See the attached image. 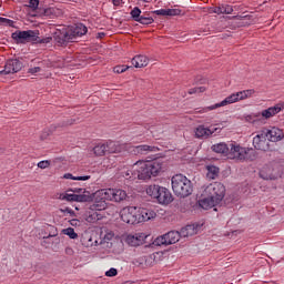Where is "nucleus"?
<instances>
[{"label": "nucleus", "mask_w": 284, "mask_h": 284, "mask_svg": "<svg viewBox=\"0 0 284 284\" xmlns=\"http://www.w3.org/2000/svg\"><path fill=\"white\" fill-rule=\"evenodd\" d=\"M223 199H225V185L221 182H214L203 190L202 195L197 201V205L202 210H212V207L221 205Z\"/></svg>", "instance_id": "1"}, {"label": "nucleus", "mask_w": 284, "mask_h": 284, "mask_svg": "<svg viewBox=\"0 0 284 284\" xmlns=\"http://www.w3.org/2000/svg\"><path fill=\"white\" fill-rule=\"evenodd\" d=\"M134 176L139 181H150L152 176H159L161 172H165V163L161 160L148 161L139 160L133 164Z\"/></svg>", "instance_id": "2"}, {"label": "nucleus", "mask_w": 284, "mask_h": 284, "mask_svg": "<svg viewBox=\"0 0 284 284\" xmlns=\"http://www.w3.org/2000/svg\"><path fill=\"white\" fill-rule=\"evenodd\" d=\"M254 94H256V91L254 89H246V90L234 92L229 97H226L221 102L204 108V112H212V110H219V108H225L227 105H232L241 101H246V99H252Z\"/></svg>", "instance_id": "3"}, {"label": "nucleus", "mask_w": 284, "mask_h": 284, "mask_svg": "<svg viewBox=\"0 0 284 284\" xmlns=\"http://www.w3.org/2000/svg\"><path fill=\"white\" fill-rule=\"evenodd\" d=\"M145 192L148 196L153 199V201L160 205H170V203L174 201L172 192H170L165 186H161L159 184L149 185Z\"/></svg>", "instance_id": "4"}, {"label": "nucleus", "mask_w": 284, "mask_h": 284, "mask_svg": "<svg viewBox=\"0 0 284 284\" xmlns=\"http://www.w3.org/2000/svg\"><path fill=\"white\" fill-rule=\"evenodd\" d=\"M172 190L176 196H190L193 192L192 181L183 174H176L171 180Z\"/></svg>", "instance_id": "5"}, {"label": "nucleus", "mask_w": 284, "mask_h": 284, "mask_svg": "<svg viewBox=\"0 0 284 284\" xmlns=\"http://www.w3.org/2000/svg\"><path fill=\"white\" fill-rule=\"evenodd\" d=\"M223 128V123L205 126L204 124H199L193 129V135L195 139H210L213 134H221Z\"/></svg>", "instance_id": "6"}, {"label": "nucleus", "mask_w": 284, "mask_h": 284, "mask_svg": "<svg viewBox=\"0 0 284 284\" xmlns=\"http://www.w3.org/2000/svg\"><path fill=\"white\" fill-rule=\"evenodd\" d=\"M229 148V159L234 161H246L250 152H252L250 148L241 146L236 142H230Z\"/></svg>", "instance_id": "7"}, {"label": "nucleus", "mask_w": 284, "mask_h": 284, "mask_svg": "<svg viewBox=\"0 0 284 284\" xmlns=\"http://www.w3.org/2000/svg\"><path fill=\"white\" fill-rule=\"evenodd\" d=\"M94 210L101 212L108 207L105 201H112V189H101L93 194Z\"/></svg>", "instance_id": "8"}, {"label": "nucleus", "mask_w": 284, "mask_h": 284, "mask_svg": "<svg viewBox=\"0 0 284 284\" xmlns=\"http://www.w3.org/2000/svg\"><path fill=\"white\" fill-rule=\"evenodd\" d=\"M11 37L18 43H41L39 31H16Z\"/></svg>", "instance_id": "9"}, {"label": "nucleus", "mask_w": 284, "mask_h": 284, "mask_svg": "<svg viewBox=\"0 0 284 284\" xmlns=\"http://www.w3.org/2000/svg\"><path fill=\"white\" fill-rule=\"evenodd\" d=\"M120 219L129 225L139 224V206H126L120 211Z\"/></svg>", "instance_id": "10"}, {"label": "nucleus", "mask_w": 284, "mask_h": 284, "mask_svg": "<svg viewBox=\"0 0 284 284\" xmlns=\"http://www.w3.org/2000/svg\"><path fill=\"white\" fill-rule=\"evenodd\" d=\"M179 241H181V233L178 231H170L164 235L158 236L154 240L153 245H174V243H179Z\"/></svg>", "instance_id": "11"}, {"label": "nucleus", "mask_w": 284, "mask_h": 284, "mask_svg": "<svg viewBox=\"0 0 284 284\" xmlns=\"http://www.w3.org/2000/svg\"><path fill=\"white\" fill-rule=\"evenodd\" d=\"M148 235L145 233L125 234L122 236L124 243L131 247H139V245H143Z\"/></svg>", "instance_id": "12"}, {"label": "nucleus", "mask_w": 284, "mask_h": 284, "mask_svg": "<svg viewBox=\"0 0 284 284\" xmlns=\"http://www.w3.org/2000/svg\"><path fill=\"white\" fill-rule=\"evenodd\" d=\"M88 33V27L84 24H75L74 27H70L69 30L64 34V41H74L77 37H83V34Z\"/></svg>", "instance_id": "13"}, {"label": "nucleus", "mask_w": 284, "mask_h": 284, "mask_svg": "<svg viewBox=\"0 0 284 284\" xmlns=\"http://www.w3.org/2000/svg\"><path fill=\"white\" fill-rule=\"evenodd\" d=\"M22 68L23 63H21V61L18 59L9 60L4 65V70L0 71V74H14Z\"/></svg>", "instance_id": "14"}, {"label": "nucleus", "mask_w": 284, "mask_h": 284, "mask_svg": "<svg viewBox=\"0 0 284 284\" xmlns=\"http://www.w3.org/2000/svg\"><path fill=\"white\" fill-rule=\"evenodd\" d=\"M156 219V212L151 209L138 207V223H145Z\"/></svg>", "instance_id": "15"}, {"label": "nucleus", "mask_w": 284, "mask_h": 284, "mask_svg": "<svg viewBox=\"0 0 284 284\" xmlns=\"http://www.w3.org/2000/svg\"><path fill=\"white\" fill-rule=\"evenodd\" d=\"M253 145L255 150H262V151L270 150V146L267 144V135L265 134V131L256 134L253 138Z\"/></svg>", "instance_id": "16"}, {"label": "nucleus", "mask_w": 284, "mask_h": 284, "mask_svg": "<svg viewBox=\"0 0 284 284\" xmlns=\"http://www.w3.org/2000/svg\"><path fill=\"white\" fill-rule=\"evenodd\" d=\"M282 110H284V102L277 103L274 106L263 110L260 112V116H263V119H272V116H276V114H278V112Z\"/></svg>", "instance_id": "17"}, {"label": "nucleus", "mask_w": 284, "mask_h": 284, "mask_svg": "<svg viewBox=\"0 0 284 284\" xmlns=\"http://www.w3.org/2000/svg\"><path fill=\"white\" fill-rule=\"evenodd\" d=\"M264 134H266V139H268V141H272L273 143H276L278 141H282L284 133L283 130L273 126L271 129H268L267 131H264Z\"/></svg>", "instance_id": "18"}, {"label": "nucleus", "mask_w": 284, "mask_h": 284, "mask_svg": "<svg viewBox=\"0 0 284 284\" xmlns=\"http://www.w3.org/2000/svg\"><path fill=\"white\" fill-rule=\"evenodd\" d=\"M63 201H74L75 203H85L87 201L90 200V195L88 194H77V193H71L68 191L62 195Z\"/></svg>", "instance_id": "19"}, {"label": "nucleus", "mask_w": 284, "mask_h": 284, "mask_svg": "<svg viewBox=\"0 0 284 284\" xmlns=\"http://www.w3.org/2000/svg\"><path fill=\"white\" fill-rule=\"evenodd\" d=\"M128 199V192L123 189H112V202L123 203Z\"/></svg>", "instance_id": "20"}, {"label": "nucleus", "mask_w": 284, "mask_h": 284, "mask_svg": "<svg viewBox=\"0 0 284 284\" xmlns=\"http://www.w3.org/2000/svg\"><path fill=\"white\" fill-rule=\"evenodd\" d=\"M212 152H215L216 154H225L229 156L230 154V144H226L225 142H220L216 144H213L211 146Z\"/></svg>", "instance_id": "21"}, {"label": "nucleus", "mask_w": 284, "mask_h": 284, "mask_svg": "<svg viewBox=\"0 0 284 284\" xmlns=\"http://www.w3.org/2000/svg\"><path fill=\"white\" fill-rule=\"evenodd\" d=\"M37 8H39V0H30L29 4L24 6V11L29 17H39Z\"/></svg>", "instance_id": "22"}, {"label": "nucleus", "mask_w": 284, "mask_h": 284, "mask_svg": "<svg viewBox=\"0 0 284 284\" xmlns=\"http://www.w3.org/2000/svg\"><path fill=\"white\" fill-rule=\"evenodd\" d=\"M131 62L134 68H145L150 63V59L145 55H135Z\"/></svg>", "instance_id": "23"}, {"label": "nucleus", "mask_w": 284, "mask_h": 284, "mask_svg": "<svg viewBox=\"0 0 284 284\" xmlns=\"http://www.w3.org/2000/svg\"><path fill=\"white\" fill-rule=\"evenodd\" d=\"M106 148V154H119L121 152V144L114 141H106L104 142Z\"/></svg>", "instance_id": "24"}, {"label": "nucleus", "mask_w": 284, "mask_h": 284, "mask_svg": "<svg viewBox=\"0 0 284 284\" xmlns=\"http://www.w3.org/2000/svg\"><path fill=\"white\" fill-rule=\"evenodd\" d=\"M154 14H158V17H176L180 11L179 9H160L155 10Z\"/></svg>", "instance_id": "25"}, {"label": "nucleus", "mask_w": 284, "mask_h": 284, "mask_svg": "<svg viewBox=\"0 0 284 284\" xmlns=\"http://www.w3.org/2000/svg\"><path fill=\"white\" fill-rule=\"evenodd\" d=\"M260 176L266 181H274L278 174L274 173V170L272 169H263L260 172Z\"/></svg>", "instance_id": "26"}, {"label": "nucleus", "mask_w": 284, "mask_h": 284, "mask_svg": "<svg viewBox=\"0 0 284 284\" xmlns=\"http://www.w3.org/2000/svg\"><path fill=\"white\" fill-rule=\"evenodd\" d=\"M197 232H199V225L196 224L186 225L182 230V233L184 234V236H194V234H197Z\"/></svg>", "instance_id": "27"}, {"label": "nucleus", "mask_w": 284, "mask_h": 284, "mask_svg": "<svg viewBox=\"0 0 284 284\" xmlns=\"http://www.w3.org/2000/svg\"><path fill=\"white\" fill-rule=\"evenodd\" d=\"M93 154H94L95 156H104V154H108L106 146H105V142H103V143H98V144L93 148Z\"/></svg>", "instance_id": "28"}, {"label": "nucleus", "mask_w": 284, "mask_h": 284, "mask_svg": "<svg viewBox=\"0 0 284 284\" xmlns=\"http://www.w3.org/2000/svg\"><path fill=\"white\" fill-rule=\"evenodd\" d=\"M219 168L214 165H206V176L211 180L214 181L216 176H219Z\"/></svg>", "instance_id": "29"}, {"label": "nucleus", "mask_w": 284, "mask_h": 284, "mask_svg": "<svg viewBox=\"0 0 284 284\" xmlns=\"http://www.w3.org/2000/svg\"><path fill=\"white\" fill-rule=\"evenodd\" d=\"M98 243L99 241L94 240L92 235H84L82 239V245H84V247H94Z\"/></svg>", "instance_id": "30"}, {"label": "nucleus", "mask_w": 284, "mask_h": 284, "mask_svg": "<svg viewBox=\"0 0 284 284\" xmlns=\"http://www.w3.org/2000/svg\"><path fill=\"white\" fill-rule=\"evenodd\" d=\"M153 148L148 144L138 145L133 149L134 154H148V152H152Z\"/></svg>", "instance_id": "31"}, {"label": "nucleus", "mask_w": 284, "mask_h": 284, "mask_svg": "<svg viewBox=\"0 0 284 284\" xmlns=\"http://www.w3.org/2000/svg\"><path fill=\"white\" fill-rule=\"evenodd\" d=\"M63 179L71 180V181H90V175H82V176H74L72 173H65Z\"/></svg>", "instance_id": "32"}, {"label": "nucleus", "mask_w": 284, "mask_h": 284, "mask_svg": "<svg viewBox=\"0 0 284 284\" xmlns=\"http://www.w3.org/2000/svg\"><path fill=\"white\" fill-rule=\"evenodd\" d=\"M62 234H64L65 236H69V239H79V234H77V232H74V229L72 227H68L62 230Z\"/></svg>", "instance_id": "33"}, {"label": "nucleus", "mask_w": 284, "mask_h": 284, "mask_svg": "<svg viewBox=\"0 0 284 284\" xmlns=\"http://www.w3.org/2000/svg\"><path fill=\"white\" fill-rule=\"evenodd\" d=\"M122 176L129 181H135V179H139L134 176V166H132V171L126 170L122 173Z\"/></svg>", "instance_id": "34"}, {"label": "nucleus", "mask_w": 284, "mask_h": 284, "mask_svg": "<svg viewBox=\"0 0 284 284\" xmlns=\"http://www.w3.org/2000/svg\"><path fill=\"white\" fill-rule=\"evenodd\" d=\"M138 23H142V26H150L152 23H154V19L150 18V17H140V19L138 20Z\"/></svg>", "instance_id": "35"}, {"label": "nucleus", "mask_w": 284, "mask_h": 284, "mask_svg": "<svg viewBox=\"0 0 284 284\" xmlns=\"http://www.w3.org/2000/svg\"><path fill=\"white\" fill-rule=\"evenodd\" d=\"M131 17L134 19V21H139L141 19V9H139V7H135L132 11H131Z\"/></svg>", "instance_id": "36"}, {"label": "nucleus", "mask_w": 284, "mask_h": 284, "mask_svg": "<svg viewBox=\"0 0 284 284\" xmlns=\"http://www.w3.org/2000/svg\"><path fill=\"white\" fill-rule=\"evenodd\" d=\"M60 212L63 216H77V213L70 207L60 209Z\"/></svg>", "instance_id": "37"}, {"label": "nucleus", "mask_w": 284, "mask_h": 284, "mask_svg": "<svg viewBox=\"0 0 284 284\" xmlns=\"http://www.w3.org/2000/svg\"><path fill=\"white\" fill-rule=\"evenodd\" d=\"M101 216L99 215L98 212H93L87 217L88 223H95V221H99Z\"/></svg>", "instance_id": "38"}, {"label": "nucleus", "mask_w": 284, "mask_h": 284, "mask_svg": "<svg viewBox=\"0 0 284 284\" xmlns=\"http://www.w3.org/2000/svg\"><path fill=\"white\" fill-rule=\"evenodd\" d=\"M130 67L128 65H116L113 68V72L115 74H123V72H125Z\"/></svg>", "instance_id": "39"}, {"label": "nucleus", "mask_w": 284, "mask_h": 284, "mask_svg": "<svg viewBox=\"0 0 284 284\" xmlns=\"http://www.w3.org/2000/svg\"><path fill=\"white\" fill-rule=\"evenodd\" d=\"M234 9L230 4H222V14H232Z\"/></svg>", "instance_id": "40"}, {"label": "nucleus", "mask_w": 284, "mask_h": 284, "mask_svg": "<svg viewBox=\"0 0 284 284\" xmlns=\"http://www.w3.org/2000/svg\"><path fill=\"white\" fill-rule=\"evenodd\" d=\"M258 116H261L260 113H255V114L245 115L244 119L247 123H254V121H256V119H258Z\"/></svg>", "instance_id": "41"}, {"label": "nucleus", "mask_w": 284, "mask_h": 284, "mask_svg": "<svg viewBox=\"0 0 284 284\" xmlns=\"http://www.w3.org/2000/svg\"><path fill=\"white\" fill-rule=\"evenodd\" d=\"M49 165H50V160H43L38 163V168H40V170H47Z\"/></svg>", "instance_id": "42"}, {"label": "nucleus", "mask_w": 284, "mask_h": 284, "mask_svg": "<svg viewBox=\"0 0 284 284\" xmlns=\"http://www.w3.org/2000/svg\"><path fill=\"white\" fill-rule=\"evenodd\" d=\"M116 274H119V271H116V268L114 267L105 272V276H109V277L116 276Z\"/></svg>", "instance_id": "43"}, {"label": "nucleus", "mask_w": 284, "mask_h": 284, "mask_svg": "<svg viewBox=\"0 0 284 284\" xmlns=\"http://www.w3.org/2000/svg\"><path fill=\"white\" fill-rule=\"evenodd\" d=\"M0 26H12V20L0 17Z\"/></svg>", "instance_id": "44"}, {"label": "nucleus", "mask_w": 284, "mask_h": 284, "mask_svg": "<svg viewBox=\"0 0 284 284\" xmlns=\"http://www.w3.org/2000/svg\"><path fill=\"white\" fill-rule=\"evenodd\" d=\"M211 12H214L215 14H223V7H222V4L219 6V7L212 8Z\"/></svg>", "instance_id": "45"}, {"label": "nucleus", "mask_w": 284, "mask_h": 284, "mask_svg": "<svg viewBox=\"0 0 284 284\" xmlns=\"http://www.w3.org/2000/svg\"><path fill=\"white\" fill-rule=\"evenodd\" d=\"M196 92H205V88L200 87V88L191 89L189 91V94H196Z\"/></svg>", "instance_id": "46"}, {"label": "nucleus", "mask_w": 284, "mask_h": 284, "mask_svg": "<svg viewBox=\"0 0 284 284\" xmlns=\"http://www.w3.org/2000/svg\"><path fill=\"white\" fill-rule=\"evenodd\" d=\"M70 225L72 227H79V225H81V221L77 220V219H72L69 221Z\"/></svg>", "instance_id": "47"}, {"label": "nucleus", "mask_w": 284, "mask_h": 284, "mask_svg": "<svg viewBox=\"0 0 284 284\" xmlns=\"http://www.w3.org/2000/svg\"><path fill=\"white\" fill-rule=\"evenodd\" d=\"M38 72H41L40 67L29 69V74H38Z\"/></svg>", "instance_id": "48"}, {"label": "nucleus", "mask_w": 284, "mask_h": 284, "mask_svg": "<svg viewBox=\"0 0 284 284\" xmlns=\"http://www.w3.org/2000/svg\"><path fill=\"white\" fill-rule=\"evenodd\" d=\"M73 192L75 194H90V192L85 191L84 189H74Z\"/></svg>", "instance_id": "49"}, {"label": "nucleus", "mask_w": 284, "mask_h": 284, "mask_svg": "<svg viewBox=\"0 0 284 284\" xmlns=\"http://www.w3.org/2000/svg\"><path fill=\"white\" fill-rule=\"evenodd\" d=\"M143 261H145V257H139L133 261V265H143Z\"/></svg>", "instance_id": "50"}, {"label": "nucleus", "mask_w": 284, "mask_h": 284, "mask_svg": "<svg viewBox=\"0 0 284 284\" xmlns=\"http://www.w3.org/2000/svg\"><path fill=\"white\" fill-rule=\"evenodd\" d=\"M113 6H121L123 3V0H112Z\"/></svg>", "instance_id": "51"}, {"label": "nucleus", "mask_w": 284, "mask_h": 284, "mask_svg": "<svg viewBox=\"0 0 284 284\" xmlns=\"http://www.w3.org/2000/svg\"><path fill=\"white\" fill-rule=\"evenodd\" d=\"M112 236H114L112 233H108V234L104 236V241H110V239H112Z\"/></svg>", "instance_id": "52"}, {"label": "nucleus", "mask_w": 284, "mask_h": 284, "mask_svg": "<svg viewBox=\"0 0 284 284\" xmlns=\"http://www.w3.org/2000/svg\"><path fill=\"white\" fill-rule=\"evenodd\" d=\"M52 12V9H45L44 10V16L48 17V14H50Z\"/></svg>", "instance_id": "53"}, {"label": "nucleus", "mask_w": 284, "mask_h": 284, "mask_svg": "<svg viewBox=\"0 0 284 284\" xmlns=\"http://www.w3.org/2000/svg\"><path fill=\"white\" fill-rule=\"evenodd\" d=\"M103 37H105V33H99L100 39H103Z\"/></svg>", "instance_id": "54"}, {"label": "nucleus", "mask_w": 284, "mask_h": 284, "mask_svg": "<svg viewBox=\"0 0 284 284\" xmlns=\"http://www.w3.org/2000/svg\"><path fill=\"white\" fill-rule=\"evenodd\" d=\"M45 43H50V38H47Z\"/></svg>", "instance_id": "55"}]
</instances>
